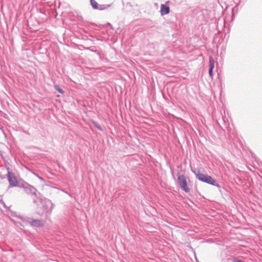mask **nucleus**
Instances as JSON below:
<instances>
[{"mask_svg": "<svg viewBox=\"0 0 262 262\" xmlns=\"http://www.w3.org/2000/svg\"><path fill=\"white\" fill-rule=\"evenodd\" d=\"M33 203L37 206V213L39 215L51 213L54 206L50 200L43 198L41 195L39 199H33Z\"/></svg>", "mask_w": 262, "mask_h": 262, "instance_id": "f257e3e1", "label": "nucleus"}, {"mask_svg": "<svg viewBox=\"0 0 262 262\" xmlns=\"http://www.w3.org/2000/svg\"><path fill=\"white\" fill-rule=\"evenodd\" d=\"M196 178L203 182L206 183L207 184L215 186L217 187L219 189H221V186L216 183V181L213 179L211 176L207 175V174H204L202 173H200V172H198L197 173H195ZM221 191V190H220Z\"/></svg>", "mask_w": 262, "mask_h": 262, "instance_id": "f03ea898", "label": "nucleus"}, {"mask_svg": "<svg viewBox=\"0 0 262 262\" xmlns=\"http://www.w3.org/2000/svg\"><path fill=\"white\" fill-rule=\"evenodd\" d=\"M90 4L94 10L100 11L106 10L109 8H112L113 4H98L95 0H90Z\"/></svg>", "mask_w": 262, "mask_h": 262, "instance_id": "7ed1b4c3", "label": "nucleus"}, {"mask_svg": "<svg viewBox=\"0 0 262 262\" xmlns=\"http://www.w3.org/2000/svg\"><path fill=\"white\" fill-rule=\"evenodd\" d=\"M178 181L181 188L185 192H189L190 188L187 186L186 178L184 174H178Z\"/></svg>", "mask_w": 262, "mask_h": 262, "instance_id": "20e7f679", "label": "nucleus"}, {"mask_svg": "<svg viewBox=\"0 0 262 262\" xmlns=\"http://www.w3.org/2000/svg\"><path fill=\"white\" fill-rule=\"evenodd\" d=\"M25 190L27 194L34 195L35 197L34 199H39L40 196L41 195L40 193L38 192L34 187L31 185H27V186L25 187Z\"/></svg>", "mask_w": 262, "mask_h": 262, "instance_id": "39448f33", "label": "nucleus"}, {"mask_svg": "<svg viewBox=\"0 0 262 262\" xmlns=\"http://www.w3.org/2000/svg\"><path fill=\"white\" fill-rule=\"evenodd\" d=\"M8 180L10 187H16L18 186V181L15 174L11 171H8L7 174Z\"/></svg>", "mask_w": 262, "mask_h": 262, "instance_id": "423d86ee", "label": "nucleus"}, {"mask_svg": "<svg viewBox=\"0 0 262 262\" xmlns=\"http://www.w3.org/2000/svg\"><path fill=\"white\" fill-rule=\"evenodd\" d=\"M169 2L167 1L166 4H161L160 9V13L162 16L167 15L170 12V8L168 6L166 5Z\"/></svg>", "mask_w": 262, "mask_h": 262, "instance_id": "0eeeda50", "label": "nucleus"}, {"mask_svg": "<svg viewBox=\"0 0 262 262\" xmlns=\"http://www.w3.org/2000/svg\"><path fill=\"white\" fill-rule=\"evenodd\" d=\"M29 224L35 227H40L43 226V221L42 220L33 219L28 221Z\"/></svg>", "mask_w": 262, "mask_h": 262, "instance_id": "6e6552de", "label": "nucleus"}, {"mask_svg": "<svg viewBox=\"0 0 262 262\" xmlns=\"http://www.w3.org/2000/svg\"><path fill=\"white\" fill-rule=\"evenodd\" d=\"M214 63L215 61L212 56H210L209 58V76L212 78H213V70L214 68Z\"/></svg>", "mask_w": 262, "mask_h": 262, "instance_id": "1a4fd4ad", "label": "nucleus"}, {"mask_svg": "<svg viewBox=\"0 0 262 262\" xmlns=\"http://www.w3.org/2000/svg\"><path fill=\"white\" fill-rule=\"evenodd\" d=\"M92 123L93 124V125L97 128H98L99 130H101V131H102V127H101V126L98 123H97L96 121L93 120L92 121Z\"/></svg>", "mask_w": 262, "mask_h": 262, "instance_id": "9d476101", "label": "nucleus"}, {"mask_svg": "<svg viewBox=\"0 0 262 262\" xmlns=\"http://www.w3.org/2000/svg\"><path fill=\"white\" fill-rule=\"evenodd\" d=\"M54 88L58 92H59L60 94H63L64 93V91L60 88V86L58 85H55Z\"/></svg>", "mask_w": 262, "mask_h": 262, "instance_id": "9b49d317", "label": "nucleus"}, {"mask_svg": "<svg viewBox=\"0 0 262 262\" xmlns=\"http://www.w3.org/2000/svg\"><path fill=\"white\" fill-rule=\"evenodd\" d=\"M84 48L85 50H90V51H91L92 52H97V50H94L93 49H92L91 47H84Z\"/></svg>", "mask_w": 262, "mask_h": 262, "instance_id": "f8f14e48", "label": "nucleus"}, {"mask_svg": "<svg viewBox=\"0 0 262 262\" xmlns=\"http://www.w3.org/2000/svg\"><path fill=\"white\" fill-rule=\"evenodd\" d=\"M34 175H35L40 181L44 182V179L41 177L38 176V174L34 173Z\"/></svg>", "mask_w": 262, "mask_h": 262, "instance_id": "ddd939ff", "label": "nucleus"}, {"mask_svg": "<svg viewBox=\"0 0 262 262\" xmlns=\"http://www.w3.org/2000/svg\"><path fill=\"white\" fill-rule=\"evenodd\" d=\"M29 185L30 184H29L28 183H26L25 184H23L22 186L19 185V186L23 187L25 189V187H26L27 185Z\"/></svg>", "mask_w": 262, "mask_h": 262, "instance_id": "4468645a", "label": "nucleus"}, {"mask_svg": "<svg viewBox=\"0 0 262 262\" xmlns=\"http://www.w3.org/2000/svg\"><path fill=\"white\" fill-rule=\"evenodd\" d=\"M233 262H245V261H243V260H239V259H235L233 260Z\"/></svg>", "mask_w": 262, "mask_h": 262, "instance_id": "2eb2a0df", "label": "nucleus"}, {"mask_svg": "<svg viewBox=\"0 0 262 262\" xmlns=\"http://www.w3.org/2000/svg\"><path fill=\"white\" fill-rule=\"evenodd\" d=\"M1 204L3 205V206H4V207H5V208L6 207V204H5V202L3 201V200H2V203H1Z\"/></svg>", "mask_w": 262, "mask_h": 262, "instance_id": "dca6fc26", "label": "nucleus"}, {"mask_svg": "<svg viewBox=\"0 0 262 262\" xmlns=\"http://www.w3.org/2000/svg\"><path fill=\"white\" fill-rule=\"evenodd\" d=\"M1 196H0V198H1ZM2 200H2V199H0V202H1V203H2Z\"/></svg>", "mask_w": 262, "mask_h": 262, "instance_id": "f3484780", "label": "nucleus"}]
</instances>
